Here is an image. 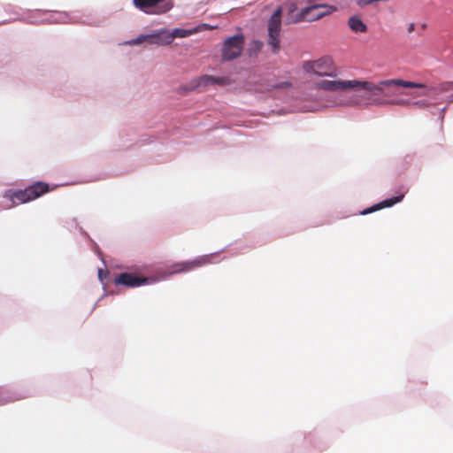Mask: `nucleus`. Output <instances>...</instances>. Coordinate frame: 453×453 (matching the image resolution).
Here are the masks:
<instances>
[{"label": "nucleus", "mask_w": 453, "mask_h": 453, "mask_svg": "<svg viewBox=\"0 0 453 453\" xmlns=\"http://www.w3.org/2000/svg\"><path fill=\"white\" fill-rule=\"evenodd\" d=\"M318 89H322L328 92H345V91H360L365 90L371 93L374 97H384V87L381 85V81L378 83H373L369 81H357V80H321L314 83ZM374 103L377 104H400V101H382L379 98H374Z\"/></svg>", "instance_id": "obj_1"}, {"label": "nucleus", "mask_w": 453, "mask_h": 453, "mask_svg": "<svg viewBox=\"0 0 453 453\" xmlns=\"http://www.w3.org/2000/svg\"><path fill=\"white\" fill-rule=\"evenodd\" d=\"M49 191L50 188L48 183L36 181L24 189L8 191L4 196L9 198L13 205H17L34 201Z\"/></svg>", "instance_id": "obj_2"}, {"label": "nucleus", "mask_w": 453, "mask_h": 453, "mask_svg": "<svg viewBox=\"0 0 453 453\" xmlns=\"http://www.w3.org/2000/svg\"><path fill=\"white\" fill-rule=\"evenodd\" d=\"M337 11V7L330 4H311L303 8L297 14L288 18V23L316 21Z\"/></svg>", "instance_id": "obj_3"}, {"label": "nucleus", "mask_w": 453, "mask_h": 453, "mask_svg": "<svg viewBox=\"0 0 453 453\" xmlns=\"http://www.w3.org/2000/svg\"><path fill=\"white\" fill-rule=\"evenodd\" d=\"M197 30H187L181 28H175L171 34H166L162 35V33H157L154 35H141L136 39L131 41L129 43L133 45L141 44L143 42H149L150 43H157V44H170L174 38H184L191 35L196 33Z\"/></svg>", "instance_id": "obj_4"}, {"label": "nucleus", "mask_w": 453, "mask_h": 453, "mask_svg": "<svg viewBox=\"0 0 453 453\" xmlns=\"http://www.w3.org/2000/svg\"><path fill=\"white\" fill-rule=\"evenodd\" d=\"M303 70L306 73H313L318 76L335 77L337 75L336 67L329 57H323L317 60L307 61L303 63Z\"/></svg>", "instance_id": "obj_5"}, {"label": "nucleus", "mask_w": 453, "mask_h": 453, "mask_svg": "<svg viewBox=\"0 0 453 453\" xmlns=\"http://www.w3.org/2000/svg\"><path fill=\"white\" fill-rule=\"evenodd\" d=\"M281 7H278L268 20V44L276 54L280 50Z\"/></svg>", "instance_id": "obj_6"}, {"label": "nucleus", "mask_w": 453, "mask_h": 453, "mask_svg": "<svg viewBox=\"0 0 453 453\" xmlns=\"http://www.w3.org/2000/svg\"><path fill=\"white\" fill-rule=\"evenodd\" d=\"M244 46L243 35H235L226 38L221 48V58L224 61H231L242 55Z\"/></svg>", "instance_id": "obj_7"}, {"label": "nucleus", "mask_w": 453, "mask_h": 453, "mask_svg": "<svg viewBox=\"0 0 453 453\" xmlns=\"http://www.w3.org/2000/svg\"><path fill=\"white\" fill-rule=\"evenodd\" d=\"M215 253L203 255L191 261L180 262L172 266V273H181L213 263Z\"/></svg>", "instance_id": "obj_8"}, {"label": "nucleus", "mask_w": 453, "mask_h": 453, "mask_svg": "<svg viewBox=\"0 0 453 453\" xmlns=\"http://www.w3.org/2000/svg\"><path fill=\"white\" fill-rule=\"evenodd\" d=\"M381 85L384 87V97L400 95L399 88L404 87H422L417 85L413 81H404L401 79H389L381 81Z\"/></svg>", "instance_id": "obj_9"}, {"label": "nucleus", "mask_w": 453, "mask_h": 453, "mask_svg": "<svg viewBox=\"0 0 453 453\" xmlns=\"http://www.w3.org/2000/svg\"><path fill=\"white\" fill-rule=\"evenodd\" d=\"M115 285H123L127 288H136L149 282V279L144 276H138L134 273H122L114 279Z\"/></svg>", "instance_id": "obj_10"}, {"label": "nucleus", "mask_w": 453, "mask_h": 453, "mask_svg": "<svg viewBox=\"0 0 453 453\" xmlns=\"http://www.w3.org/2000/svg\"><path fill=\"white\" fill-rule=\"evenodd\" d=\"M415 83L417 85H421L422 87H405L406 88H417L418 90L411 93H403V95H408L412 97L432 96L448 90L447 85L445 84H441L438 87H428L424 83Z\"/></svg>", "instance_id": "obj_11"}, {"label": "nucleus", "mask_w": 453, "mask_h": 453, "mask_svg": "<svg viewBox=\"0 0 453 453\" xmlns=\"http://www.w3.org/2000/svg\"><path fill=\"white\" fill-rule=\"evenodd\" d=\"M403 198V195H400V196H393V197H391L389 199H386V200H384V201H382V202L373 205L372 207L368 208V209L363 211L362 214L365 215V214L373 212L375 211H378V210H380V209H383V208L391 207L394 204H395V203H399L400 201H402Z\"/></svg>", "instance_id": "obj_12"}, {"label": "nucleus", "mask_w": 453, "mask_h": 453, "mask_svg": "<svg viewBox=\"0 0 453 453\" xmlns=\"http://www.w3.org/2000/svg\"><path fill=\"white\" fill-rule=\"evenodd\" d=\"M348 26L354 33H366L368 27L358 16H351L348 19Z\"/></svg>", "instance_id": "obj_13"}, {"label": "nucleus", "mask_w": 453, "mask_h": 453, "mask_svg": "<svg viewBox=\"0 0 453 453\" xmlns=\"http://www.w3.org/2000/svg\"><path fill=\"white\" fill-rule=\"evenodd\" d=\"M164 0H134V6L146 13H153L150 9L156 7L159 3Z\"/></svg>", "instance_id": "obj_14"}, {"label": "nucleus", "mask_w": 453, "mask_h": 453, "mask_svg": "<svg viewBox=\"0 0 453 453\" xmlns=\"http://www.w3.org/2000/svg\"><path fill=\"white\" fill-rule=\"evenodd\" d=\"M212 76L211 75H203L199 78H197L196 81H194L195 82V87L196 88H199V87H207V86H210V85H212Z\"/></svg>", "instance_id": "obj_15"}, {"label": "nucleus", "mask_w": 453, "mask_h": 453, "mask_svg": "<svg viewBox=\"0 0 453 453\" xmlns=\"http://www.w3.org/2000/svg\"><path fill=\"white\" fill-rule=\"evenodd\" d=\"M262 48H263V42L258 40H254L250 44L248 53L250 56L257 55L259 51H261Z\"/></svg>", "instance_id": "obj_16"}, {"label": "nucleus", "mask_w": 453, "mask_h": 453, "mask_svg": "<svg viewBox=\"0 0 453 453\" xmlns=\"http://www.w3.org/2000/svg\"><path fill=\"white\" fill-rule=\"evenodd\" d=\"M212 85L226 86L230 84V80L227 77H215L212 76Z\"/></svg>", "instance_id": "obj_17"}, {"label": "nucleus", "mask_w": 453, "mask_h": 453, "mask_svg": "<svg viewBox=\"0 0 453 453\" xmlns=\"http://www.w3.org/2000/svg\"><path fill=\"white\" fill-rule=\"evenodd\" d=\"M414 106H417L418 108H426L427 106L430 105V103L427 102L426 100H420V101H416V102H413L412 104Z\"/></svg>", "instance_id": "obj_18"}, {"label": "nucleus", "mask_w": 453, "mask_h": 453, "mask_svg": "<svg viewBox=\"0 0 453 453\" xmlns=\"http://www.w3.org/2000/svg\"><path fill=\"white\" fill-rule=\"evenodd\" d=\"M173 7L170 4H165L162 8H160L157 12H155V13L160 14L164 13L167 11H169Z\"/></svg>", "instance_id": "obj_19"}, {"label": "nucleus", "mask_w": 453, "mask_h": 453, "mask_svg": "<svg viewBox=\"0 0 453 453\" xmlns=\"http://www.w3.org/2000/svg\"><path fill=\"white\" fill-rule=\"evenodd\" d=\"M372 3H375L374 0H358L357 1V4L360 7H365V6H366L368 4H371Z\"/></svg>", "instance_id": "obj_20"}, {"label": "nucleus", "mask_w": 453, "mask_h": 453, "mask_svg": "<svg viewBox=\"0 0 453 453\" xmlns=\"http://www.w3.org/2000/svg\"><path fill=\"white\" fill-rule=\"evenodd\" d=\"M107 271H104L103 269L98 270V278L100 279L101 281H103L107 277Z\"/></svg>", "instance_id": "obj_21"}, {"label": "nucleus", "mask_w": 453, "mask_h": 453, "mask_svg": "<svg viewBox=\"0 0 453 453\" xmlns=\"http://www.w3.org/2000/svg\"><path fill=\"white\" fill-rule=\"evenodd\" d=\"M291 84L288 81L286 82H282V83H280V84H277V85H274L273 88H288L290 87Z\"/></svg>", "instance_id": "obj_22"}, {"label": "nucleus", "mask_w": 453, "mask_h": 453, "mask_svg": "<svg viewBox=\"0 0 453 453\" xmlns=\"http://www.w3.org/2000/svg\"><path fill=\"white\" fill-rule=\"evenodd\" d=\"M296 10H297V4H296V3H291V4H289V8H288L289 12L293 13V12H295Z\"/></svg>", "instance_id": "obj_23"}, {"label": "nucleus", "mask_w": 453, "mask_h": 453, "mask_svg": "<svg viewBox=\"0 0 453 453\" xmlns=\"http://www.w3.org/2000/svg\"><path fill=\"white\" fill-rule=\"evenodd\" d=\"M408 33H411L415 30V24L414 23H411L408 27Z\"/></svg>", "instance_id": "obj_24"}, {"label": "nucleus", "mask_w": 453, "mask_h": 453, "mask_svg": "<svg viewBox=\"0 0 453 453\" xmlns=\"http://www.w3.org/2000/svg\"><path fill=\"white\" fill-rule=\"evenodd\" d=\"M311 2H312V0H309V3H311Z\"/></svg>", "instance_id": "obj_25"}]
</instances>
